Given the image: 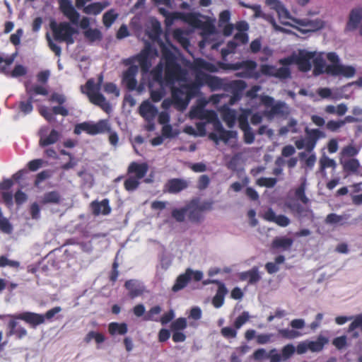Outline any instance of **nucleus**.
Returning <instances> with one entry per match:
<instances>
[{"label": "nucleus", "mask_w": 362, "mask_h": 362, "mask_svg": "<svg viewBox=\"0 0 362 362\" xmlns=\"http://www.w3.org/2000/svg\"><path fill=\"white\" fill-rule=\"evenodd\" d=\"M162 59L165 62V84L170 86L172 98L176 105H186L189 100L197 96L202 87L196 79L194 82L180 83L175 86L177 81H187V71L177 62L174 53L163 43H160Z\"/></svg>", "instance_id": "obj_1"}, {"label": "nucleus", "mask_w": 362, "mask_h": 362, "mask_svg": "<svg viewBox=\"0 0 362 362\" xmlns=\"http://www.w3.org/2000/svg\"><path fill=\"white\" fill-rule=\"evenodd\" d=\"M103 81V76L102 74L98 76L96 83L93 78L88 79L85 86L86 91L82 90V92L86 94L92 104L100 107L103 111L109 113L111 111L110 104L107 101L105 97L100 93ZM81 90H83V86H81Z\"/></svg>", "instance_id": "obj_2"}, {"label": "nucleus", "mask_w": 362, "mask_h": 362, "mask_svg": "<svg viewBox=\"0 0 362 362\" xmlns=\"http://www.w3.org/2000/svg\"><path fill=\"white\" fill-rule=\"evenodd\" d=\"M50 28L55 40L65 42L67 45L74 43V35L78 33V30L73 28L69 22L57 23L54 21L50 23Z\"/></svg>", "instance_id": "obj_3"}, {"label": "nucleus", "mask_w": 362, "mask_h": 362, "mask_svg": "<svg viewBox=\"0 0 362 362\" xmlns=\"http://www.w3.org/2000/svg\"><path fill=\"white\" fill-rule=\"evenodd\" d=\"M327 59L332 63L327 65V74L334 76H342L346 78H351L355 75V68L341 64L339 57L336 52H328Z\"/></svg>", "instance_id": "obj_4"}, {"label": "nucleus", "mask_w": 362, "mask_h": 362, "mask_svg": "<svg viewBox=\"0 0 362 362\" xmlns=\"http://www.w3.org/2000/svg\"><path fill=\"white\" fill-rule=\"evenodd\" d=\"M110 131V126L108 122L105 119H100L97 123L90 122H83L76 124L74 133L79 135L82 132L87 133L89 135H97L99 134L105 133V132Z\"/></svg>", "instance_id": "obj_5"}, {"label": "nucleus", "mask_w": 362, "mask_h": 362, "mask_svg": "<svg viewBox=\"0 0 362 362\" xmlns=\"http://www.w3.org/2000/svg\"><path fill=\"white\" fill-rule=\"evenodd\" d=\"M306 136L305 139H300L295 141L296 147L300 150L305 148L306 152L312 153L316 146L317 141L320 138L325 136L323 132L319 129H310L306 128L305 130Z\"/></svg>", "instance_id": "obj_6"}, {"label": "nucleus", "mask_w": 362, "mask_h": 362, "mask_svg": "<svg viewBox=\"0 0 362 362\" xmlns=\"http://www.w3.org/2000/svg\"><path fill=\"white\" fill-rule=\"evenodd\" d=\"M136 60V55L122 60L124 65L129 66L123 74V81L126 83L127 88L130 90H134L137 85L136 76L139 68L136 65L134 64Z\"/></svg>", "instance_id": "obj_7"}, {"label": "nucleus", "mask_w": 362, "mask_h": 362, "mask_svg": "<svg viewBox=\"0 0 362 362\" xmlns=\"http://www.w3.org/2000/svg\"><path fill=\"white\" fill-rule=\"evenodd\" d=\"M250 317L251 316L247 311H243L235 318L233 322V327H224L221 328V336L227 339L236 338L238 330L246 324L250 320Z\"/></svg>", "instance_id": "obj_8"}, {"label": "nucleus", "mask_w": 362, "mask_h": 362, "mask_svg": "<svg viewBox=\"0 0 362 362\" xmlns=\"http://www.w3.org/2000/svg\"><path fill=\"white\" fill-rule=\"evenodd\" d=\"M48 131L49 127L45 126L42 127L38 132L39 146L42 148L54 144L60 139L61 134L57 130L53 129L47 134Z\"/></svg>", "instance_id": "obj_9"}, {"label": "nucleus", "mask_w": 362, "mask_h": 362, "mask_svg": "<svg viewBox=\"0 0 362 362\" xmlns=\"http://www.w3.org/2000/svg\"><path fill=\"white\" fill-rule=\"evenodd\" d=\"M315 56V52L300 50L298 54L293 57V62L300 71L308 72L312 68L311 62Z\"/></svg>", "instance_id": "obj_10"}, {"label": "nucleus", "mask_w": 362, "mask_h": 362, "mask_svg": "<svg viewBox=\"0 0 362 362\" xmlns=\"http://www.w3.org/2000/svg\"><path fill=\"white\" fill-rule=\"evenodd\" d=\"M260 72L267 76H274L279 79H286L291 77V70L288 67L283 66L276 69L274 66L262 64Z\"/></svg>", "instance_id": "obj_11"}, {"label": "nucleus", "mask_w": 362, "mask_h": 362, "mask_svg": "<svg viewBox=\"0 0 362 362\" xmlns=\"http://www.w3.org/2000/svg\"><path fill=\"white\" fill-rule=\"evenodd\" d=\"M59 11L74 25H78L80 18L79 13L75 9L70 0L59 1Z\"/></svg>", "instance_id": "obj_12"}, {"label": "nucleus", "mask_w": 362, "mask_h": 362, "mask_svg": "<svg viewBox=\"0 0 362 362\" xmlns=\"http://www.w3.org/2000/svg\"><path fill=\"white\" fill-rule=\"evenodd\" d=\"M196 80L201 83L202 86L207 85L213 91L220 90L223 86V82L221 78L204 72L196 74Z\"/></svg>", "instance_id": "obj_13"}, {"label": "nucleus", "mask_w": 362, "mask_h": 362, "mask_svg": "<svg viewBox=\"0 0 362 362\" xmlns=\"http://www.w3.org/2000/svg\"><path fill=\"white\" fill-rule=\"evenodd\" d=\"M13 319H18L25 321L32 327H36L37 325L45 322V317L42 314L32 312H24L17 315H10Z\"/></svg>", "instance_id": "obj_14"}, {"label": "nucleus", "mask_w": 362, "mask_h": 362, "mask_svg": "<svg viewBox=\"0 0 362 362\" xmlns=\"http://www.w3.org/2000/svg\"><path fill=\"white\" fill-rule=\"evenodd\" d=\"M152 49L150 46L146 47L139 54L136 55V61L139 64L141 71L142 74H146L149 72L152 66L151 54Z\"/></svg>", "instance_id": "obj_15"}, {"label": "nucleus", "mask_w": 362, "mask_h": 362, "mask_svg": "<svg viewBox=\"0 0 362 362\" xmlns=\"http://www.w3.org/2000/svg\"><path fill=\"white\" fill-rule=\"evenodd\" d=\"M272 333H261L257 334V332L253 329H248L244 333L245 339L247 341L255 339L257 344H266L272 341Z\"/></svg>", "instance_id": "obj_16"}, {"label": "nucleus", "mask_w": 362, "mask_h": 362, "mask_svg": "<svg viewBox=\"0 0 362 362\" xmlns=\"http://www.w3.org/2000/svg\"><path fill=\"white\" fill-rule=\"evenodd\" d=\"M90 208L93 214L95 216L100 214L104 216L109 215L112 211L108 199H104L101 202L93 201L90 203Z\"/></svg>", "instance_id": "obj_17"}, {"label": "nucleus", "mask_w": 362, "mask_h": 362, "mask_svg": "<svg viewBox=\"0 0 362 362\" xmlns=\"http://www.w3.org/2000/svg\"><path fill=\"white\" fill-rule=\"evenodd\" d=\"M25 89L28 96L27 100L25 101L27 103H30L31 105H33V103L36 101L35 100V96L36 95H42L45 96L48 95V90L46 88L40 85H34L30 86L28 82L25 83Z\"/></svg>", "instance_id": "obj_18"}, {"label": "nucleus", "mask_w": 362, "mask_h": 362, "mask_svg": "<svg viewBox=\"0 0 362 362\" xmlns=\"http://www.w3.org/2000/svg\"><path fill=\"white\" fill-rule=\"evenodd\" d=\"M16 320L13 318L8 322L7 325L8 331L6 336L8 337L15 336L16 339H21L28 335V332L25 327L18 325Z\"/></svg>", "instance_id": "obj_19"}, {"label": "nucleus", "mask_w": 362, "mask_h": 362, "mask_svg": "<svg viewBox=\"0 0 362 362\" xmlns=\"http://www.w3.org/2000/svg\"><path fill=\"white\" fill-rule=\"evenodd\" d=\"M211 282L218 286L216 293L212 299V304L215 308H218L223 305L228 290L225 284L218 280H212Z\"/></svg>", "instance_id": "obj_20"}, {"label": "nucleus", "mask_w": 362, "mask_h": 362, "mask_svg": "<svg viewBox=\"0 0 362 362\" xmlns=\"http://www.w3.org/2000/svg\"><path fill=\"white\" fill-rule=\"evenodd\" d=\"M188 182L183 179L172 178L165 185V190L171 194H177L187 188Z\"/></svg>", "instance_id": "obj_21"}, {"label": "nucleus", "mask_w": 362, "mask_h": 362, "mask_svg": "<svg viewBox=\"0 0 362 362\" xmlns=\"http://www.w3.org/2000/svg\"><path fill=\"white\" fill-rule=\"evenodd\" d=\"M148 170V166L146 163H139L137 162H132L127 168L128 175H134L135 177L141 180L145 177Z\"/></svg>", "instance_id": "obj_22"}, {"label": "nucleus", "mask_w": 362, "mask_h": 362, "mask_svg": "<svg viewBox=\"0 0 362 362\" xmlns=\"http://www.w3.org/2000/svg\"><path fill=\"white\" fill-rule=\"evenodd\" d=\"M192 69L197 72V74L201 73L202 70H205L211 73L218 71V69L216 65L202 58H197L194 60L192 65Z\"/></svg>", "instance_id": "obj_23"}, {"label": "nucleus", "mask_w": 362, "mask_h": 362, "mask_svg": "<svg viewBox=\"0 0 362 362\" xmlns=\"http://www.w3.org/2000/svg\"><path fill=\"white\" fill-rule=\"evenodd\" d=\"M362 19V8H353L349 14V21L346 29L349 31L356 30Z\"/></svg>", "instance_id": "obj_24"}, {"label": "nucleus", "mask_w": 362, "mask_h": 362, "mask_svg": "<svg viewBox=\"0 0 362 362\" xmlns=\"http://www.w3.org/2000/svg\"><path fill=\"white\" fill-rule=\"evenodd\" d=\"M291 212L299 220L313 215V211L308 208L303 206L299 203H290L287 205Z\"/></svg>", "instance_id": "obj_25"}, {"label": "nucleus", "mask_w": 362, "mask_h": 362, "mask_svg": "<svg viewBox=\"0 0 362 362\" xmlns=\"http://www.w3.org/2000/svg\"><path fill=\"white\" fill-rule=\"evenodd\" d=\"M313 64V75L315 76H320L324 73L327 74V65H326L322 53L316 54L312 59Z\"/></svg>", "instance_id": "obj_26"}, {"label": "nucleus", "mask_w": 362, "mask_h": 362, "mask_svg": "<svg viewBox=\"0 0 362 362\" xmlns=\"http://www.w3.org/2000/svg\"><path fill=\"white\" fill-rule=\"evenodd\" d=\"M242 281H247L249 284H255L261 279V276L257 267H253L251 269L242 272L240 275Z\"/></svg>", "instance_id": "obj_27"}, {"label": "nucleus", "mask_w": 362, "mask_h": 362, "mask_svg": "<svg viewBox=\"0 0 362 362\" xmlns=\"http://www.w3.org/2000/svg\"><path fill=\"white\" fill-rule=\"evenodd\" d=\"M288 114V107L284 102L279 101L274 104L269 110L267 111L266 115L269 117L274 116H284Z\"/></svg>", "instance_id": "obj_28"}, {"label": "nucleus", "mask_w": 362, "mask_h": 362, "mask_svg": "<svg viewBox=\"0 0 362 362\" xmlns=\"http://www.w3.org/2000/svg\"><path fill=\"white\" fill-rule=\"evenodd\" d=\"M223 67L230 68L233 70L245 69L248 71H254L257 67V63L252 60H245L235 64H222Z\"/></svg>", "instance_id": "obj_29"}, {"label": "nucleus", "mask_w": 362, "mask_h": 362, "mask_svg": "<svg viewBox=\"0 0 362 362\" xmlns=\"http://www.w3.org/2000/svg\"><path fill=\"white\" fill-rule=\"evenodd\" d=\"M191 273V269H187L184 274H182L177 276L174 285L172 287L173 292H177L184 288L189 282V274Z\"/></svg>", "instance_id": "obj_30"}, {"label": "nucleus", "mask_w": 362, "mask_h": 362, "mask_svg": "<svg viewBox=\"0 0 362 362\" xmlns=\"http://www.w3.org/2000/svg\"><path fill=\"white\" fill-rule=\"evenodd\" d=\"M214 129L219 134L221 141L224 143H227L230 139L237 136L235 131L226 130L219 122L214 124Z\"/></svg>", "instance_id": "obj_31"}, {"label": "nucleus", "mask_w": 362, "mask_h": 362, "mask_svg": "<svg viewBox=\"0 0 362 362\" xmlns=\"http://www.w3.org/2000/svg\"><path fill=\"white\" fill-rule=\"evenodd\" d=\"M124 286L129 291V295L132 298L139 296L144 293V288L135 280H127L124 284Z\"/></svg>", "instance_id": "obj_32"}, {"label": "nucleus", "mask_w": 362, "mask_h": 362, "mask_svg": "<svg viewBox=\"0 0 362 362\" xmlns=\"http://www.w3.org/2000/svg\"><path fill=\"white\" fill-rule=\"evenodd\" d=\"M108 5V2H94L85 6L83 11L88 15L93 14L96 16L100 13Z\"/></svg>", "instance_id": "obj_33"}, {"label": "nucleus", "mask_w": 362, "mask_h": 362, "mask_svg": "<svg viewBox=\"0 0 362 362\" xmlns=\"http://www.w3.org/2000/svg\"><path fill=\"white\" fill-rule=\"evenodd\" d=\"M62 197L59 192L54 190L46 192L43 195L40 202L44 205L47 204H58L60 203Z\"/></svg>", "instance_id": "obj_34"}, {"label": "nucleus", "mask_w": 362, "mask_h": 362, "mask_svg": "<svg viewBox=\"0 0 362 362\" xmlns=\"http://www.w3.org/2000/svg\"><path fill=\"white\" fill-rule=\"evenodd\" d=\"M293 240L289 238L281 237L276 238L272 243V247L273 249H283L284 250H287L291 248L293 245Z\"/></svg>", "instance_id": "obj_35"}, {"label": "nucleus", "mask_w": 362, "mask_h": 362, "mask_svg": "<svg viewBox=\"0 0 362 362\" xmlns=\"http://www.w3.org/2000/svg\"><path fill=\"white\" fill-rule=\"evenodd\" d=\"M163 64L159 62L150 72L151 78L153 81L163 86L165 83V77H163Z\"/></svg>", "instance_id": "obj_36"}, {"label": "nucleus", "mask_w": 362, "mask_h": 362, "mask_svg": "<svg viewBox=\"0 0 362 362\" xmlns=\"http://www.w3.org/2000/svg\"><path fill=\"white\" fill-rule=\"evenodd\" d=\"M222 119L228 128H233L237 119L235 111L230 108L224 110L222 113Z\"/></svg>", "instance_id": "obj_37"}, {"label": "nucleus", "mask_w": 362, "mask_h": 362, "mask_svg": "<svg viewBox=\"0 0 362 362\" xmlns=\"http://www.w3.org/2000/svg\"><path fill=\"white\" fill-rule=\"evenodd\" d=\"M108 331L111 335L116 334L124 335L128 331L127 325L124 322H111L108 325Z\"/></svg>", "instance_id": "obj_38"}, {"label": "nucleus", "mask_w": 362, "mask_h": 362, "mask_svg": "<svg viewBox=\"0 0 362 362\" xmlns=\"http://www.w3.org/2000/svg\"><path fill=\"white\" fill-rule=\"evenodd\" d=\"M328 342V340L326 337L322 336H319L316 341H309L308 349L310 351L313 352H318L323 349L325 345Z\"/></svg>", "instance_id": "obj_39"}, {"label": "nucleus", "mask_w": 362, "mask_h": 362, "mask_svg": "<svg viewBox=\"0 0 362 362\" xmlns=\"http://www.w3.org/2000/svg\"><path fill=\"white\" fill-rule=\"evenodd\" d=\"M343 169L348 174L350 173H358V170L360 167V163L356 158H350L345 160L343 163Z\"/></svg>", "instance_id": "obj_40"}, {"label": "nucleus", "mask_w": 362, "mask_h": 362, "mask_svg": "<svg viewBox=\"0 0 362 362\" xmlns=\"http://www.w3.org/2000/svg\"><path fill=\"white\" fill-rule=\"evenodd\" d=\"M85 38L90 43L100 41L103 38L101 32L97 28H88L83 31Z\"/></svg>", "instance_id": "obj_41"}, {"label": "nucleus", "mask_w": 362, "mask_h": 362, "mask_svg": "<svg viewBox=\"0 0 362 362\" xmlns=\"http://www.w3.org/2000/svg\"><path fill=\"white\" fill-rule=\"evenodd\" d=\"M156 112L155 107L148 102L143 103L139 107V114L144 118L153 117Z\"/></svg>", "instance_id": "obj_42"}, {"label": "nucleus", "mask_w": 362, "mask_h": 362, "mask_svg": "<svg viewBox=\"0 0 362 362\" xmlns=\"http://www.w3.org/2000/svg\"><path fill=\"white\" fill-rule=\"evenodd\" d=\"M129 175V177L124 182V187L128 192H134L139 187L141 180L133 177V175Z\"/></svg>", "instance_id": "obj_43"}, {"label": "nucleus", "mask_w": 362, "mask_h": 362, "mask_svg": "<svg viewBox=\"0 0 362 362\" xmlns=\"http://www.w3.org/2000/svg\"><path fill=\"white\" fill-rule=\"evenodd\" d=\"M298 156L301 160H304L305 165L309 170H312L315 164L317 158L315 153H312L308 157H307L306 152H300Z\"/></svg>", "instance_id": "obj_44"}, {"label": "nucleus", "mask_w": 362, "mask_h": 362, "mask_svg": "<svg viewBox=\"0 0 362 362\" xmlns=\"http://www.w3.org/2000/svg\"><path fill=\"white\" fill-rule=\"evenodd\" d=\"M203 208L201 206L188 208V218L192 222H199L202 218Z\"/></svg>", "instance_id": "obj_45"}, {"label": "nucleus", "mask_w": 362, "mask_h": 362, "mask_svg": "<svg viewBox=\"0 0 362 362\" xmlns=\"http://www.w3.org/2000/svg\"><path fill=\"white\" fill-rule=\"evenodd\" d=\"M117 17L118 14L113 9H110L103 14V23L106 28H110Z\"/></svg>", "instance_id": "obj_46"}, {"label": "nucleus", "mask_w": 362, "mask_h": 362, "mask_svg": "<svg viewBox=\"0 0 362 362\" xmlns=\"http://www.w3.org/2000/svg\"><path fill=\"white\" fill-rule=\"evenodd\" d=\"M162 308L160 305H155L150 308V310L144 315V320L145 321H156L158 322V319L155 316L160 315Z\"/></svg>", "instance_id": "obj_47"}, {"label": "nucleus", "mask_w": 362, "mask_h": 362, "mask_svg": "<svg viewBox=\"0 0 362 362\" xmlns=\"http://www.w3.org/2000/svg\"><path fill=\"white\" fill-rule=\"evenodd\" d=\"M295 197L303 204H307L309 199L305 195V181L300 183L295 190Z\"/></svg>", "instance_id": "obj_48"}, {"label": "nucleus", "mask_w": 362, "mask_h": 362, "mask_svg": "<svg viewBox=\"0 0 362 362\" xmlns=\"http://www.w3.org/2000/svg\"><path fill=\"white\" fill-rule=\"evenodd\" d=\"M279 334L284 339H293L300 336V333L298 331L289 329H279Z\"/></svg>", "instance_id": "obj_49"}, {"label": "nucleus", "mask_w": 362, "mask_h": 362, "mask_svg": "<svg viewBox=\"0 0 362 362\" xmlns=\"http://www.w3.org/2000/svg\"><path fill=\"white\" fill-rule=\"evenodd\" d=\"M277 182V179L274 177H260L257 179L256 183L260 187H266L272 188L275 186Z\"/></svg>", "instance_id": "obj_50"}, {"label": "nucleus", "mask_w": 362, "mask_h": 362, "mask_svg": "<svg viewBox=\"0 0 362 362\" xmlns=\"http://www.w3.org/2000/svg\"><path fill=\"white\" fill-rule=\"evenodd\" d=\"M187 327V320L185 317H179L172 322L170 329L172 331H180L184 330Z\"/></svg>", "instance_id": "obj_51"}, {"label": "nucleus", "mask_w": 362, "mask_h": 362, "mask_svg": "<svg viewBox=\"0 0 362 362\" xmlns=\"http://www.w3.org/2000/svg\"><path fill=\"white\" fill-rule=\"evenodd\" d=\"M39 113L49 123L55 121L53 111L47 107H41L39 109Z\"/></svg>", "instance_id": "obj_52"}, {"label": "nucleus", "mask_w": 362, "mask_h": 362, "mask_svg": "<svg viewBox=\"0 0 362 362\" xmlns=\"http://www.w3.org/2000/svg\"><path fill=\"white\" fill-rule=\"evenodd\" d=\"M0 230L6 234L11 233L13 227L8 220L4 217L1 212L0 213Z\"/></svg>", "instance_id": "obj_53"}, {"label": "nucleus", "mask_w": 362, "mask_h": 362, "mask_svg": "<svg viewBox=\"0 0 362 362\" xmlns=\"http://www.w3.org/2000/svg\"><path fill=\"white\" fill-rule=\"evenodd\" d=\"M249 110H245L242 112L238 117L239 127L241 130L250 128V125L248 123V114Z\"/></svg>", "instance_id": "obj_54"}, {"label": "nucleus", "mask_w": 362, "mask_h": 362, "mask_svg": "<svg viewBox=\"0 0 362 362\" xmlns=\"http://www.w3.org/2000/svg\"><path fill=\"white\" fill-rule=\"evenodd\" d=\"M240 5L245 8H251L254 11L255 18H263L264 19H267L266 14L262 13L259 5H249L243 2L240 3Z\"/></svg>", "instance_id": "obj_55"}, {"label": "nucleus", "mask_w": 362, "mask_h": 362, "mask_svg": "<svg viewBox=\"0 0 362 362\" xmlns=\"http://www.w3.org/2000/svg\"><path fill=\"white\" fill-rule=\"evenodd\" d=\"M6 266L17 269L20 267V262L16 260L8 259L6 255L0 256V267H5Z\"/></svg>", "instance_id": "obj_56"}, {"label": "nucleus", "mask_w": 362, "mask_h": 362, "mask_svg": "<svg viewBox=\"0 0 362 362\" xmlns=\"http://www.w3.org/2000/svg\"><path fill=\"white\" fill-rule=\"evenodd\" d=\"M296 348L293 344H287L284 346L281 349V356L284 361H286L291 358L295 353Z\"/></svg>", "instance_id": "obj_57"}, {"label": "nucleus", "mask_w": 362, "mask_h": 362, "mask_svg": "<svg viewBox=\"0 0 362 362\" xmlns=\"http://www.w3.org/2000/svg\"><path fill=\"white\" fill-rule=\"evenodd\" d=\"M188 208L175 209L172 211V216L178 222H182L185 220L187 213Z\"/></svg>", "instance_id": "obj_58"}, {"label": "nucleus", "mask_w": 362, "mask_h": 362, "mask_svg": "<svg viewBox=\"0 0 362 362\" xmlns=\"http://www.w3.org/2000/svg\"><path fill=\"white\" fill-rule=\"evenodd\" d=\"M335 165V161L328 157L325 156L321 158L320 160V170L321 171H323L328 168H334Z\"/></svg>", "instance_id": "obj_59"}, {"label": "nucleus", "mask_w": 362, "mask_h": 362, "mask_svg": "<svg viewBox=\"0 0 362 362\" xmlns=\"http://www.w3.org/2000/svg\"><path fill=\"white\" fill-rule=\"evenodd\" d=\"M210 183L209 177L207 175H202L199 177L197 182V188L199 190H204L208 187Z\"/></svg>", "instance_id": "obj_60"}, {"label": "nucleus", "mask_w": 362, "mask_h": 362, "mask_svg": "<svg viewBox=\"0 0 362 362\" xmlns=\"http://www.w3.org/2000/svg\"><path fill=\"white\" fill-rule=\"evenodd\" d=\"M103 90L108 94H114L115 96H119V91L117 86L111 82L106 83L103 86Z\"/></svg>", "instance_id": "obj_61"}, {"label": "nucleus", "mask_w": 362, "mask_h": 362, "mask_svg": "<svg viewBox=\"0 0 362 362\" xmlns=\"http://www.w3.org/2000/svg\"><path fill=\"white\" fill-rule=\"evenodd\" d=\"M230 19V13L228 10H224L219 14L218 26L222 27L223 25L228 23Z\"/></svg>", "instance_id": "obj_62"}, {"label": "nucleus", "mask_w": 362, "mask_h": 362, "mask_svg": "<svg viewBox=\"0 0 362 362\" xmlns=\"http://www.w3.org/2000/svg\"><path fill=\"white\" fill-rule=\"evenodd\" d=\"M357 328H360L362 332V314L354 317V321L349 326V332H352Z\"/></svg>", "instance_id": "obj_63"}, {"label": "nucleus", "mask_w": 362, "mask_h": 362, "mask_svg": "<svg viewBox=\"0 0 362 362\" xmlns=\"http://www.w3.org/2000/svg\"><path fill=\"white\" fill-rule=\"evenodd\" d=\"M23 35V30L21 28L18 29L15 33L10 36V42L15 46L19 45L21 43V38Z\"/></svg>", "instance_id": "obj_64"}]
</instances>
